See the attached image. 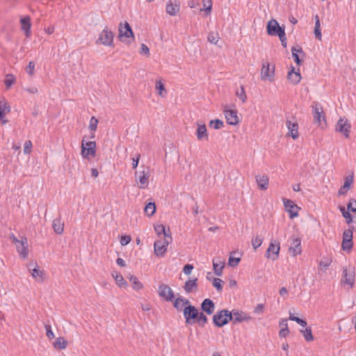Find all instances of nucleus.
I'll use <instances>...</instances> for the list:
<instances>
[{
    "label": "nucleus",
    "instance_id": "44",
    "mask_svg": "<svg viewBox=\"0 0 356 356\" xmlns=\"http://www.w3.org/2000/svg\"><path fill=\"white\" fill-rule=\"evenodd\" d=\"M202 3L205 11L206 15H210L212 9V1L211 0H202ZM202 10V9H201Z\"/></svg>",
    "mask_w": 356,
    "mask_h": 356
},
{
    "label": "nucleus",
    "instance_id": "35",
    "mask_svg": "<svg viewBox=\"0 0 356 356\" xmlns=\"http://www.w3.org/2000/svg\"><path fill=\"white\" fill-rule=\"evenodd\" d=\"M10 111V107L8 102L5 99L0 101V120L3 118L6 113Z\"/></svg>",
    "mask_w": 356,
    "mask_h": 356
},
{
    "label": "nucleus",
    "instance_id": "11",
    "mask_svg": "<svg viewBox=\"0 0 356 356\" xmlns=\"http://www.w3.org/2000/svg\"><path fill=\"white\" fill-rule=\"evenodd\" d=\"M223 112L227 124L230 125H236L239 120L237 116L236 110L229 109L228 106H225Z\"/></svg>",
    "mask_w": 356,
    "mask_h": 356
},
{
    "label": "nucleus",
    "instance_id": "41",
    "mask_svg": "<svg viewBox=\"0 0 356 356\" xmlns=\"http://www.w3.org/2000/svg\"><path fill=\"white\" fill-rule=\"evenodd\" d=\"M129 280L133 285V288L135 290H140L143 288V284L138 280V278L134 275H131L129 277Z\"/></svg>",
    "mask_w": 356,
    "mask_h": 356
},
{
    "label": "nucleus",
    "instance_id": "8",
    "mask_svg": "<svg viewBox=\"0 0 356 356\" xmlns=\"http://www.w3.org/2000/svg\"><path fill=\"white\" fill-rule=\"evenodd\" d=\"M351 124L347 119L340 118L336 125V131L342 134L346 138L350 137Z\"/></svg>",
    "mask_w": 356,
    "mask_h": 356
},
{
    "label": "nucleus",
    "instance_id": "3",
    "mask_svg": "<svg viewBox=\"0 0 356 356\" xmlns=\"http://www.w3.org/2000/svg\"><path fill=\"white\" fill-rule=\"evenodd\" d=\"M172 236H168V238L156 241L154 243V251L155 255L157 257H163L167 252L168 245L172 242Z\"/></svg>",
    "mask_w": 356,
    "mask_h": 356
},
{
    "label": "nucleus",
    "instance_id": "47",
    "mask_svg": "<svg viewBox=\"0 0 356 356\" xmlns=\"http://www.w3.org/2000/svg\"><path fill=\"white\" fill-rule=\"evenodd\" d=\"M289 320L296 322L298 324H299L302 327H306L307 323V321L300 318L299 317L295 316L292 314H290L289 315Z\"/></svg>",
    "mask_w": 356,
    "mask_h": 356
},
{
    "label": "nucleus",
    "instance_id": "13",
    "mask_svg": "<svg viewBox=\"0 0 356 356\" xmlns=\"http://www.w3.org/2000/svg\"><path fill=\"white\" fill-rule=\"evenodd\" d=\"M284 29L280 26L278 22L275 19H270L267 24V33L270 35L277 36L280 31Z\"/></svg>",
    "mask_w": 356,
    "mask_h": 356
},
{
    "label": "nucleus",
    "instance_id": "14",
    "mask_svg": "<svg viewBox=\"0 0 356 356\" xmlns=\"http://www.w3.org/2000/svg\"><path fill=\"white\" fill-rule=\"evenodd\" d=\"M283 203L284 206L289 213L290 218H293L298 216V211L299 209V207L296 204H295L292 200L283 198Z\"/></svg>",
    "mask_w": 356,
    "mask_h": 356
},
{
    "label": "nucleus",
    "instance_id": "28",
    "mask_svg": "<svg viewBox=\"0 0 356 356\" xmlns=\"http://www.w3.org/2000/svg\"><path fill=\"white\" fill-rule=\"evenodd\" d=\"M154 231L159 236L163 235V238H168V236H171L170 229L168 228V231H166L163 225L160 224L154 225Z\"/></svg>",
    "mask_w": 356,
    "mask_h": 356
},
{
    "label": "nucleus",
    "instance_id": "45",
    "mask_svg": "<svg viewBox=\"0 0 356 356\" xmlns=\"http://www.w3.org/2000/svg\"><path fill=\"white\" fill-rule=\"evenodd\" d=\"M236 95L241 100L243 103L246 102L247 96L243 86H241L240 89L237 90Z\"/></svg>",
    "mask_w": 356,
    "mask_h": 356
},
{
    "label": "nucleus",
    "instance_id": "4",
    "mask_svg": "<svg viewBox=\"0 0 356 356\" xmlns=\"http://www.w3.org/2000/svg\"><path fill=\"white\" fill-rule=\"evenodd\" d=\"M312 108L314 123L322 125V122H323L325 124V116L321 104L318 102H314Z\"/></svg>",
    "mask_w": 356,
    "mask_h": 356
},
{
    "label": "nucleus",
    "instance_id": "26",
    "mask_svg": "<svg viewBox=\"0 0 356 356\" xmlns=\"http://www.w3.org/2000/svg\"><path fill=\"white\" fill-rule=\"evenodd\" d=\"M197 138L199 140H202L204 138H208L207 130L204 124H197V128L196 131Z\"/></svg>",
    "mask_w": 356,
    "mask_h": 356
},
{
    "label": "nucleus",
    "instance_id": "63",
    "mask_svg": "<svg viewBox=\"0 0 356 356\" xmlns=\"http://www.w3.org/2000/svg\"><path fill=\"white\" fill-rule=\"evenodd\" d=\"M194 268L192 264H186L183 268V272L184 274L188 275L191 273L192 270Z\"/></svg>",
    "mask_w": 356,
    "mask_h": 356
},
{
    "label": "nucleus",
    "instance_id": "20",
    "mask_svg": "<svg viewBox=\"0 0 356 356\" xmlns=\"http://www.w3.org/2000/svg\"><path fill=\"white\" fill-rule=\"evenodd\" d=\"M201 309L207 314L211 315L214 312L215 304L212 300L206 298L201 303Z\"/></svg>",
    "mask_w": 356,
    "mask_h": 356
},
{
    "label": "nucleus",
    "instance_id": "37",
    "mask_svg": "<svg viewBox=\"0 0 356 356\" xmlns=\"http://www.w3.org/2000/svg\"><path fill=\"white\" fill-rule=\"evenodd\" d=\"M67 345V341L63 337H58L54 343V347L56 349L63 350Z\"/></svg>",
    "mask_w": 356,
    "mask_h": 356
},
{
    "label": "nucleus",
    "instance_id": "49",
    "mask_svg": "<svg viewBox=\"0 0 356 356\" xmlns=\"http://www.w3.org/2000/svg\"><path fill=\"white\" fill-rule=\"evenodd\" d=\"M224 126V123L222 120L216 119L210 121V127H213L215 129H220L222 128Z\"/></svg>",
    "mask_w": 356,
    "mask_h": 356
},
{
    "label": "nucleus",
    "instance_id": "34",
    "mask_svg": "<svg viewBox=\"0 0 356 356\" xmlns=\"http://www.w3.org/2000/svg\"><path fill=\"white\" fill-rule=\"evenodd\" d=\"M224 266V262L221 261L220 260H213V270L216 275L220 276L222 275Z\"/></svg>",
    "mask_w": 356,
    "mask_h": 356
},
{
    "label": "nucleus",
    "instance_id": "23",
    "mask_svg": "<svg viewBox=\"0 0 356 356\" xmlns=\"http://www.w3.org/2000/svg\"><path fill=\"white\" fill-rule=\"evenodd\" d=\"M32 264H29V269L30 271H31V276L35 279L38 282H42L43 281V275L44 272L42 270H40L38 269V266L37 264H35V267L33 268H31L32 266Z\"/></svg>",
    "mask_w": 356,
    "mask_h": 356
},
{
    "label": "nucleus",
    "instance_id": "17",
    "mask_svg": "<svg viewBox=\"0 0 356 356\" xmlns=\"http://www.w3.org/2000/svg\"><path fill=\"white\" fill-rule=\"evenodd\" d=\"M289 250L293 257L300 254L302 252L301 240L299 238H293Z\"/></svg>",
    "mask_w": 356,
    "mask_h": 356
},
{
    "label": "nucleus",
    "instance_id": "54",
    "mask_svg": "<svg viewBox=\"0 0 356 356\" xmlns=\"http://www.w3.org/2000/svg\"><path fill=\"white\" fill-rule=\"evenodd\" d=\"M353 245V241H342L341 248L344 251H350Z\"/></svg>",
    "mask_w": 356,
    "mask_h": 356
},
{
    "label": "nucleus",
    "instance_id": "21",
    "mask_svg": "<svg viewBox=\"0 0 356 356\" xmlns=\"http://www.w3.org/2000/svg\"><path fill=\"white\" fill-rule=\"evenodd\" d=\"M233 315H234V318H233L234 323H241L243 321H248L252 318L251 316H247L243 312L236 310V309H233Z\"/></svg>",
    "mask_w": 356,
    "mask_h": 356
},
{
    "label": "nucleus",
    "instance_id": "38",
    "mask_svg": "<svg viewBox=\"0 0 356 356\" xmlns=\"http://www.w3.org/2000/svg\"><path fill=\"white\" fill-rule=\"evenodd\" d=\"M156 211V204L154 202H149L144 208V212L147 216H152Z\"/></svg>",
    "mask_w": 356,
    "mask_h": 356
},
{
    "label": "nucleus",
    "instance_id": "12",
    "mask_svg": "<svg viewBox=\"0 0 356 356\" xmlns=\"http://www.w3.org/2000/svg\"><path fill=\"white\" fill-rule=\"evenodd\" d=\"M15 246L21 258L24 259H26L29 254L27 238L26 237H22L20 242Z\"/></svg>",
    "mask_w": 356,
    "mask_h": 356
},
{
    "label": "nucleus",
    "instance_id": "1",
    "mask_svg": "<svg viewBox=\"0 0 356 356\" xmlns=\"http://www.w3.org/2000/svg\"><path fill=\"white\" fill-rule=\"evenodd\" d=\"M355 268L349 266V268H343L342 272V278L341 284L342 285H347L348 289H353L355 284Z\"/></svg>",
    "mask_w": 356,
    "mask_h": 356
},
{
    "label": "nucleus",
    "instance_id": "62",
    "mask_svg": "<svg viewBox=\"0 0 356 356\" xmlns=\"http://www.w3.org/2000/svg\"><path fill=\"white\" fill-rule=\"evenodd\" d=\"M140 54L146 55L147 56H149V49L146 44H141L140 49Z\"/></svg>",
    "mask_w": 356,
    "mask_h": 356
},
{
    "label": "nucleus",
    "instance_id": "32",
    "mask_svg": "<svg viewBox=\"0 0 356 356\" xmlns=\"http://www.w3.org/2000/svg\"><path fill=\"white\" fill-rule=\"evenodd\" d=\"M179 11V6L178 4H173L170 1L166 5V13L170 16H175Z\"/></svg>",
    "mask_w": 356,
    "mask_h": 356
},
{
    "label": "nucleus",
    "instance_id": "9",
    "mask_svg": "<svg viewBox=\"0 0 356 356\" xmlns=\"http://www.w3.org/2000/svg\"><path fill=\"white\" fill-rule=\"evenodd\" d=\"M159 296L168 302H172L174 298V292L172 289L167 284H160L158 289Z\"/></svg>",
    "mask_w": 356,
    "mask_h": 356
},
{
    "label": "nucleus",
    "instance_id": "30",
    "mask_svg": "<svg viewBox=\"0 0 356 356\" xmlns=\"http://www.w3.org/2000/svg\"><path fill=\"white\" fill-rule=\"evenodd\" d=\"M52 228L55 233L61 234L64 229V223L60 218L54 219L52 223Z\"/></svg>",
    "mask_w": 356,
    "mask_h": 356
},
{
    "label": "nucleus",
    "instance_id": "50",
    "mask_svg": "<svg viewBox=\"0 0 356 356\" xmlns=\"http://www.w3.org/2000/svg\"><path fill=\"white\" fill-rule=\"evenodd\" d=\"M263 242V238L261 236H257L252 240V245L254 250H257L261 246Z\"/></svg>",
    "mask_w": 356,
    "mask_h": 356
},
{
    "label": "nucleus",
    "instance_id": "55",
    "mask_svg": "<svg viewBox=\"0 0 356 356\" xmlns=\"http://www.w3.org/2000/svg\"><path fill=\"white\" fill-rule=\"evenodd\" d=\"M98 120L95 117H92L90 120L89 128L91 131H95L97 128Z\"/></svg>",
    "mask_w": 356,
    "mask_h": 356
},
{
    "label": "nucleus",
    "instance_id": "36",
    "mask_svg": "<svg viewBox=\"0 0 356 356\" xmlns=\"http://www.w3.org/2000/svg\"><path fill=\"white\" fill-rule=\"evenodd\" d=\"M208 318L207 316L203 312L197 313V316L195 319V323L198 324L200 327H204V325L207 323Z\"/></svg>",
    "mask_w": 356,
    "mask_h": 356
},
{
    "label": "nucleus",
    "instance_id": "10",
    "mask_svg": "<svg viewBox=\"0 0 356 356\" xmlns=\"http://www.w3.org/2000/svg\"><path fill=\"white\" fill-rule=\"evenodd\" d=\"M96 152V143L95 141H89L84 143V139L81 144V154L84 158L89 156H95Z\"/></svg>",
    "mask_w": 356,
    "mask_h": 356
},
{
    "label": "nucleus",
    "instance_id": "42",
    "mask_svg": "<svg viewBox=\"0 0 356 356\" xmlns=\"http://www.w3.org/2000/svg\"><path fill=\"white\" fill-rule=\"evenodd\" d=\"M155 88H156V90L158 91V94L160 96L164 97L166 95L167 92H166L164 85L161 81H156Z\"/></svg>",
    "mask_w": 356,
    "mask_h": 356
},
{
    "label": "nucleus",
    "instance_id": "59",
    "mask_svg": "<svg viewBox=\"0 0 356 356\" xmlns=\"http://www.w3.org/2000/svg\"><path fill=\"white\" fill-rule=\"evenodd\" d=\"M223 316L226 317V320L227 321V323L233 321L234 315H233V310L232 312L227 310V309H223Z\"/></svg>",
    "mask_w": 356,
    "mask_h": 356
},
{
    "label": "nucleus",
    "instance_id": "7",
    "mask_svg": "<svg viewBox=\"0 0 356 356\" xmlns=\"http://www.w3.org/2000/svg\"><path fill=\"white\" fill-rule=\"evenodd\" d=\"M113 37L114 35L113 32L111 30H108L107 28H105L100 33L97 42H99L104 46L111 47L113 43Z\"/></svg>",
    "mask_w": 356,
    "mask_h": 356
},
{
    "label": "nucleus",
    "instance_id": "18",
    "mask_svg": "<svg viewBox=\"0 0 356 356\" xmlns=\"http://www.w3.org/2000/svg\"><path fill=\"white\" fill-rule=\"evenodd\" d=\"M123 36L126 38H134L131 27L127 22H125L124 24L120 23L119 25V37L122 38Z\"/></svg>",
    "mask_w": 356,
    "mask_h": 356
},
{
    "label": "nucleus",
    "instance_id": "16",
    "mask_svg": "<svg viewBox=\"0 0 356 356\" xmlns=\"http://www.w3.org/2000/svg\"><path fill=\"white\" fill-rule=\"evenodd\" d=\"M255 180L258 188L261 191H266L268 189L269 186V178L268 175L262 174V175H257L255 176Z\"/></svg>",
    "mask_w": 356,
    "mask_h": 356
},
{
    "label": "nucleus",
    "instance_id": "58",
    "mask_svg": "<svg viewBox=\"0 0 356 356\" xmlns=\"http://www.w3.org/2000/svg\"><path fill=\"white\" fill-rule=\"evenodd\" d=\"M35 64L33 61H30L26 68V72L29 75H33L34 74V69H35Z\"/></svg>",
    "mask_w": 356,
    "mask_h": 356
},
{
    "label": "nucleus",
    "instance_id": "5",
    "mask_svg": "<svg viewBox=\"0 0 356 356\" xmlns=\"http://www.w3.org/2000/svg\"><path fill=\"white\" fill-rule=\"evenodd\" d=\"M280 250V242L275 240H272L269 244L268 248H267L265 256L268 259H270L273 261H275L279 257Z\"/></svg>",
    "mask_w": 356,
    "mask_h": 356
},
{
    "label": "nucleus",
    "instance_id": "29",
    "mask_svg": "<svg viewBox=\"0 0 356 356\" xmlns=\"http://www.w3.org/2000/svg\"><path fill=\"white\" fill-rule=\"evenodd\" d=\"M288 79L293 84H298L301 79V75L299 70L298 72H295L294 68L293 67L288 73Z\"/></svg>",
    "mask_w": 356,
    "mask_h": 356
},
{
    "label": "nucleus",
    "instance_id": "56",
    "mask_svg": "<svg viewBox=\"0 0 356 356\" xmlns=\"http://www.w3.org/2000/svg\"><path fill=\"white\" fill-rule=\"evenodd\" d=\"M348 210L353 213H356V200L355 199H350L347 205Z\"/></svg>",
    "mask_w": 356,
    "mask_h": 356
},
{
    "label": "nucleus",
    "instance_id": "53",
    "mask_svg": "<svg viewBox=\"0 0 356 356\" xmlns=\"http://www.w3.org/2000/svg\"><path fill=\"white\" fill-rule=\"evenodd\" d=\"M15 79L14 76L11 74H8L6 75V79L4 81V83L7 88H10L15 82Z\"/></svg>",
    "mask_w": 356,
    "mask_h": 356
},
{
    "label": "nucleus",
    "instance_id": "33",
    "mask_svg": "<svg viewBox=\"0 0 356 356\" xmlns=\"http://www.w3.org/2000/svg\"><path fill=\"white\" fill-rule=\"evenodd\" d=\"M112 276L115 279L116 284L120 287H124L127 286V282L125 281V280L124 279V277L120 273L114 271L112 273Z\"/></svg>",
    "mask_w": 356,
    "mask_h": 356
},
{
    "label": "nucleus",
    "instance_id": "25",
    "mask_svg": "<svg viewBox=\"0 0 356 356\" xmlns=\"http://www.w3.org/2000/svg\"><path fill=\"white\" fill-rule=\"evenodd\" d=\"M189 304V300L183 297H179L175 299L173 302L174 307L177 311H183L184 307L187 306Z\"/></svg>",
    "mask_w": 356,
    "mask_h": 356
},
{
    "label": "nucleus",
    "instance_id": "60",
    "mask_svg": "<svg viewBox=\"0 0 356 356\" xmlns=\"http://www.w3.org/2000/svg\"><path fill=\"white\" fill-rule=\"evenodd\" d=\"M240 261H241L240 258L229 257L228 264L232 267H235V266H238Z\"/></svg>",
    "mask_w": 356,
    "mask_h": 356
},
{
    "label": "nucleus",
    "instance_id": "39",
    "mask_svg": "<svg viewBox=\"0 0 356 356\" xmlns=\"http://www.w3.org/2000/svg\"><path fill=\"white\" fill-rule=\"evenodd\" d=\"M320 26H321V24H320V19H319L318 16L316 15L315 16L314 35H315V37L318 40H321L322 35H321V31Z\"/></svg>",
    "mask_w": 356,
    "mask_h": 356
},
{
    "label": "nucleus",
    "instance_id": "64",
    "mask_svg": "<svg viewBox=\"0 0 356 356\" xmlns=\"http://www.w3.org/2000/svg\"><path fill=\"white\" fill-rule=\"evenodd\" d=\"M131 240V236L128 235L122 236L120 238V244L122 245H126L130 243Z\"/></svg>",
    "mask_w": 356,
    "mask_h": 356
},
{
    "label": "nucleus",
    "instance_id": "51",
    "mask_svg": "<svg viewBox=\"0 0 356 356\" xmlns=\"http://www.w3.org/2000/svg\"><path fill=\"white\" fill-rule=\"evenodd\" d=\"M354 180V174L353 172L351 173V175H349L345 177L344 179V188H350L351 184L353 183Z\"/></svg>",
    "mask_w": 356,
    "mask_h": 356
},
{
    "label": "nucleus",
    "instance_id": "43",
    "mask_svg": "<svg viewBox=\"0 0 356 356\" xmlns=\"http://www.w3.org/2000/svg\"><path fill=\"white\" fill-rule=\"evenodd\" d=\"M300 332L303 334L305 339L307 341H312L314 339L312 331L310 327H307L305 330H300Z\"/></svg>",
    "mask_w": 356,
    "mask_h": 356
},
{
    "label": "nucleus",
    "instance_id": "40",
    "mask_svg": "<svg viewBox=\"0 0 356 356\" xmlns=\"http://www.w3.org/2000/svg\"><path fill=\"white\" fill-rule=\"evenodd\" d=\"M353 229H355V227L353 226H352L349 229L343 231V241H353Z\"/></svg>",
    "mask_w": 356,
    "mask_h": 356
},
{
    "label": "nucleus",
    "instance_id": "48",
    "mask_svg": "<svg viewBox=\"0 0 356 356\" xmlns=\"http://www.w3.org/2000/svg\"><path fill=\"white\" fill-rule=\"evenodd\" d=\"M220 38L218 33H215L213 32H211L209 33L207 40L208 41L213 44H216L219 40Z\"/></svg>",
    "mask_w": 356,
    "mask_h": 356
},
{
    "label": "nucleus",
    "instance_id": "52",
    "mask_svg": "<svg viewBox=\"0 0 356 356\" xmlns=\"http://www.w3.org/2000/svg\"><path fill=\"white\" fill-rule=\"evenodd\" d=\"M223 281L220 278H213V286L216 289L218 292H221L222 290Z\"/></svg>",
    "mask_w": 356,
    "mask_h": 356
},
{
    "label": "nucleus",
    "instance_id": "22",
    "mask_svg": "<svg viewBox=\"0 0 356 356\" xmlns=\"http://www.w3.org/2000/svg\"><path fill=\"white\" fill-rule=\"evenodd\" d=\"M21 29L24 31V33L26 37H29L31 35V18L29 16H26L21 19Z\"/></svg>",
    "mask_w": 356,
    "mask_h": 356
},
{
    "label": "nucleus",
    "instance_id": "19",
    "mask_svg": "<svg viewBox=\"0 0 356 356\" xmlns=\"http://www.w3.org/2000/svg\"><path fill=\"white\" fill-rule=\"evenodd\" d=\"M226 317L223 316V309L218 312L213 316V323L218 327H221L227 324Z\"/></svg>",
    "mask_w": 356,
    "mask_h": 356
},
{
    "label": "nucleus",
    "instance_id": "31",
    "mask_svg": "<svg viewBox=\"0 0 356 356\" xmlns=\"http://www.w3.org/2000/svg\"><path fill=\"white\" fill-rule=\"evenodd\" d=\"M149 173L145 170L140 172L138 180L140 182V188H145L148 185Z\"/></svg>",
    "mask_w": 356,
    "mask_h": 356
},
{
    "label": "nucleus",
    "instance_id": "61",
    "mask_svg": "<svg viewBox=\"0 0 356 356\" xmlns=\"http://www.w3.org/2000/svg\"><path fill=\"white\" fill-rule=\"evenodd\" d=\"M32 149V143L31 140H26L24 145V153L30 154Z\"/></svg>",
    "mask_w": 356,
    "mask_h": 356
},
{
    "label": "nucleus",
    "instance_id": "2",
    "mask_svg": "<svg viewBox=\"0 0 356 356\" xmlns=\"http://www.w3.org/2000/svg\"><path fill=\"white\" fill-rule=\"evenodd\" d=\"M198 309L190 303L184 307L183 315L185 318V323L188 325H192L195 323V319L197 316Z\"/></svg>",
    "mask_w": 356,
    "mask_h": 356
},
{
    "label": "nucleus",
    "instance_id": "57",
    "mask_svg": "<svg viewBox=\"0 0 356 356\" xmlns=\"http://www.w3.org/2000/svg\"><path fill=\"white\" fill-rule=\"evenodd\" d=\"M45 330H46V335L47 337L51 339L54 338V334L51 330V326L49 324H45L44 325Z\"/></svg>",
    "mask_w": 356,
    "mask_h": 356
},
{
    "label": "nucleus",
    "instance_id": "15",
    "mask_svg": "<svg viewBox=\"0 0 356 356\" xmlns=\"http://www.w3.org/2000/svg\"><path fill=\"white\" fill-rule=\"evenodd\" d=\"M286 125L288 129L289 133L288 134L291 136L293 139H296L298 138V124L296 121H291L290 120H286Z\"/></svg>",
    "mask_w": 356,
    "mask_h": 356
},
{
    "label": "nucleus",
    "instance_id": "24",
    "mask_svg": "<svg viewBox=\"0 0 356 356\" xmlns=\"http://www.w3.org/2000/svg\"><path fill=\"white\" fill-rule=\"evenodd\" d=\"M184 289L187 293L196 291L197 289V278L187 280L184 286Z\"/></svg>",
    "mask_w": 356,
    "mask_h": 356
},
{
    "label": "nucleus",
    "instance_id": "46",
    "mask_svg": "<svg viewBox=\"0 0 356 356\" xmlns=\"http://www.w3.org/2000/svg\"><path fill=\"white\" fill-rule=\"evenodd\" d=\"M340 211L344 218L346 220L348 224H350L353 222V216L350 213L349 211H346L344 207L340 208Z\"/></svg>",
    "mask_w": 356,
    "mask_h": 356
},
{
    "label": "nucleus",
    "instance_id": "27",
    "mask_svg": "<svg viewBox=\"0 0 356 356\" xmlns=\"http://www.w3.org/2000/svg\"><path fill=\"white\" fill-rule=\"evenodd\" d=\"M292 57L297 65H300L302 60L299 58V54L304 56L305 52L300 47H293L291 48Z\"/></svg>",
    "mask_w": 356,
    "mask_h": 356
},
{
    "label": "nucleus",
    "instance_id": "6",
    "mask_svg": "<svg viewBox=\"0 0 356 356\" xmlns=\"http://www.w3.org/2000/svg\"><path fill=\"white\" fill-rule=\"evenodd\" d=\"M275 76V66H270L268 62H264L261 70V79L273 81Z\"/></svg>",
    "mask_w": 356,
    "mask_h": 356
}]
</instances>
